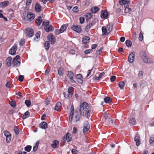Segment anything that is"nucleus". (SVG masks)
<instances>
[{
	"label": "nucleus",
	"instance_id": "nucleus-1",
	"mask_svg": "<svg viewBox=\"0 0 154 154\" xmlns=\"http://www.w3.org/2000/svg\"><path fill=\"white\" fill-rule=\"evenodd\" d=\"M140 56L143 61L146 63H153L152 60L149 58L145 51L140 52Z\"/></svg>",
	"mask_w": 154,
	"mask_h": 154
},
{
	"label": "nucleus",
	"instance_id": "nucleus-2",
	"mask_svg": "<svg viewBox=\"0 0 154 154\" xmlns=\"http://www.w3.org/2000/svg\"><path fill=\"white\" fill-rule=\"evenodd\" d=\"M49 22L46 20L44 21L42 23V25L44 26V28L45 31L46 32H49L50 31H53L54 29L53 26L49 24Z\"/></svg>",
	"mask_w": 154,
	"mask_h": 154
},
{
	"label": "nucleus",
	"instance_id": "nucleus-3",
	"mask_svg": "<svg viewBox=\"0 0 154 154\" xmlns=\"http://www.w3.org/2000/svg\"><path fill=\"white\" fill-rule=\"evenodd\" d=\"M89 109V107L88 104L86 102H84L82 104H80V112L81 114L83 115L84 112L88 110Z\"/></svg>",
	"mask_w": 154,
	"mask_h": 154
},
{
	"label": "nucleus",
	"instance_id": "nucleus-4",
	"mask_svg": "<svg viewBox=\"0 0 154 154\" xmlns=\"http://www.w3.org/2000/svg\"><path fill=\"white\" fill-rule=\"evenodd\" d=\"M90 129V125L88 122L87 121L85 122L84 124V128L83 130V132L85 134Z\"/></svg>",
	"mask_w": 154,
	"mask_h": 154
},
{
	"label": "nucleus",
	"instance_id": "nucleus-5",
	"mask_svg": "<svg viewBox=\"0 0 154 154\" xmlns=\"http://www.w3.org/2000/svg\"><path fill=\"white\" fill-rule=\"evenodd\" d=\"M25 33L28 37H31L34 35V31L31 28H28L26 30Z\"/></svg>",
	"mask_w": 154,
	"mask_h": 154
},
{
	"label": "nucleus",
	"instance_id": "nucleus-6",
	"mask_svg": "<svg viewBox=\"0 0 154 154\" xmlns=\"http://www.w3.org/2000/svg\"><path fill=\"white\" fill-rule=\"evenodd\" d=\"M94 22H93V23H89L85 27V30L87 32L89 31L90 28L92 26L94 23H95L97 22V21L98 20L97 18H95L94 20Z\"/></svg>",
	"mask_w": 154,
	"mask_h": 154
},
{
	"label": "nucleus",
	"instance_id": "nucleus-7",
	"mask_svg": "<svg viewBox=\"0 0 154 154\" xmlns=\"http://www.w3.org/2000/svg\"><path fill=\"white\" fill-rule=\"evenodd\" d=\"M71 28L72 30L75 31L77 32H79L81 31V26L79 25H73Z\"/></svg>",
	"mask_w": 154,
	"mask_h": 154
},
{
	"label": "nucleus",
	"instance_id": "nucleus-8",
	"mask_svg": "<svg viewBox=\"0 0 154 154\" xmlns=\"http://www.w3.org/2000/svg\"><path fill=\"white\" fill-rule=\"evenodd\" d=\"M35 17V15L33 13L30 12H28L26 16L27 20L29 21H31L34 19Z\"/></svg>",
	"mask_w": 154,
	"mask_h": 154
},
{
	"label": "nucleus",
	"instance_id": "nucleus-9",
	"mask_svg": "<svg viewBox=\"0 0 154 154\" xmlns=\"http://www.w3.org/2000/svg\"><path fill=\"white\" fill-rule=\"evenodd\" d=\"M80 116L77 112H75L73 115L72 120L74 122L79 120Z\"/></svg>",
	"mask_w": 154,
	"mask_h": 154
},
{
	"label": "nucleus",
	"instance_id": "nucleus-10",
	"mask_svg": "<svg viewBox=\"0 0 154 154\" xmlns=\"http://www.w3.org/2000/svg\"><path fill=\"white\" fill-rule=\"evenodd\" d=\"M17 47L16 45H14L10 50L9 53L12 55H15L16 54Z\"/></svg>",
	"mask_w": 154,
	"mask_h": 154
},
{
	"label": "nucleus",
	"instance_id": "nucleus-11",
	"mask_svg": "<svg viewBox=\"0 0 154 154\" xmlns=\"http://www.w3.org/2000/svg\"><path fill=\"white\" fill-rule=\"evenodd\" d=\"M48 38L51 42V44H52L55 43V39L53 35L52 34H50L48 35Z\"/></svg>",
	"mask_w": 154,
	"mask_h": 154
},
{
	"label": "nucleus",
	"instance_id": "nucleus-12",
	"mask_svg": "<svg viewBox=\"0 0 154 154\" xmlns=\"http://www.w3.org/2000/svg\"><path fill=\"white\" fill-rule=\"evenodd\" d=\"M134 53L133 52L131 53L128 57V61L130 63L133 62L134 59Z\"/></svg>",
	"mask_w": 154,
	"mask_h": 154
},
{
	"label": "nucleus",
	"instance_id": "nucleus-13",
	"mask_svg": "<svg viewBox=\"0 0 154 154\" xmlns=\"http://www.w3.org/2000/svg\"><path fill=\"white\" fill-rule=\"evenodd\" d=\"M134 141L136 142V145L138 146L140 144V137L139 135L137 134H136L134 137Z\"/></svg>",
	"mask_w": 154,
	"mask_h": 154
},
{
	"label": "nucleus",
	"instance_id": "nucleus-14",
	"mask_svg": "<svg viewBox=\"0 0 154 154\" xmlns=\"http://www.w3.org/2000/svg\"><path fill=\"white\" fill-rule=\"evenodd\" d=\"M70 109L71 112L69 115V120L70 121L72 122V120L73 115L74 113V107L72 105L71 106Z\"/></svg>",
	"mask_w": 154,
	"mask_h": 154
},
{
	"label": "nucleus",
	"instance_id": "nucleus-15",
	"mask_svg": "<svg viewBox=\"0 0 154 154\" xmlns=\"http://www.w3.org/2000/svg\"><path fill=\"white\" fill-rule=\"evenodd\" d=\"M108 16L107 12L106 11H102L101 15V17L102 18H107Z\"/></svg>",
	"mask_w": 154,
	"mask_h": 154
},
{
	"label": "nucleus",
	"instance_id": "nucleus-16",
	"mask_svg": "<svg viewBox=\"0 0 154 154\" xmlns=\"http://www.w3.org/2000/svg\"><path fill=\"white\" fill-rule=\"evenodd\" d=\"M68 96L69 97H71L73 94V88L72 87H70L68 88Z\"/></svg>",
	"mask_w": 154,
	"mask_h": 154
},
{
	"label": "nucleus",
	"instance_id": "nucleus-17",
	"mask_svg": "<svg viewBox=\"0 0 154 154\" xmlns=\"http://www.w3.org/2000/svg\"><path fill=\"white\" fill-rule=\"evenodd\" d=\"M59 143L58 141L55 140L53 142V143L51 144V145L52 147L55 148L58 147Z\"/></svg>",
	"mask_w": 154,
	"mask_h": 154
},
{
	"label": "nucleus",
	"instance_id": "nucleus-18",
	"mask_svg": "<svg viewBox=\"0 0 154 154\" xmlns=\"http://www.w3.org/2000/svg\"><path fill=\"white\" fill-rule=\"evenodd\" d=\"M35 10L38 12H39L41 11V7L38 3L35 4Z\"/></svg>",
	"mask_w": 154,
	"mask_h": 154
},
{
	"label": "nucleus",
	"instance_id": "nucleus-19",
	"mask_svg": "<svg viewBox=\"0 0 154 154\" xmlns=\"http://www.w3.org/2000/svg\"><path fill=\"white\" fill-rule=\"evenodd\" d=\"M39 127L42 129H46L47 128V124L45 122H43L39 125Z\"/></svg>",
	"mask_w": 154,
	"mask_h": 154
},
{
	"label": "nucleus",
	"instance_id": "nucleus-20",
	"mask_svg": "<svg viewBox=\"0 0 154 154\" xmlns=\"http://www.w3.org/2000/svg\"><path fill=\"white\" fill-rule=\"evenodd\" d=\"M74 74L71 71H68L67 76L69 78L71 81L72 82L73 81V77Z\"/></svg>",
	"mask_w": 154,
	"mask_h": 154
},
{
	"label": "nucleus",
	"instance_id": "nucleus-21",
	"mask_svg": "<svg viewBox=\"0 0 154 154\" xmlns=\"http://www.w3.org/2000/svg\"><path fill=\"white\" fill-rule=\"evenodd\" d=\"M105 27L107 29L108 32H110L112 29L113 25L112 24L109 23Z\"/></svg>",
	"mask_w": 154,
	"mask_h": 154
},
{
	"label": "nucleus",
	"instance_id": "nucleus-22",
	"mask_svg": "<svg viewBox=\"0 0 154 154\" xmlns=\"http://www.w3.org/2000/svg\"><path fill=\"white\" fill-rule=\"evenodd\" d=\"M90 38L89 37L87 36H85L82 38V42L84 44L87 43L89 42Z\"/></svg>",
	"mask_w": 154,
	"mask_h": 154
},
{
	"label": "nucleus",
	"instance_id": "nucleus-23",
	"mask_svg": "<svg viewBox=\"0 0 154 154\" xmlns=\"http://www.w3.org/2000/svg\"><path fill=\"white\" fill-rule=\"evenodd\" d=\"M85 115L88 118L90 117L92 113V111L89 109L87 111H85Z\"/></svg>",
	"mask_w": 154,
	"mask_h": 154
},
{
	"label": "nucleus",
	"instance_id": "nucleus-24",
	"mask_svg": "<svg viewBox=\"0 0 154 154\" xmlns=\"http://www.w3.org/2000/svg\"><path fill=\"white\" fill-rule=\"evenodd\" d=\"M61 107V104L60 102H58L55 106L54 110L58 111Z\"/></svg>",
	"mask_w": 154,
	"mask_h": 154
},
{
	"label": "nucleus",
	"instance_id": "nucleus-25",
	"mask_svg": "<svg viewBox=\"0 0 154 154\" xmlns=\"http://www.w3.org/2000/svg\"><path fill=\"white\" fill-rule=\"evenodd\" d=\"M102 30L103 35H107L110 32H108L107 29L105 26H103L102 28Z\"/></svg>",
	"mask_w": 154,
	"mask_h": 154
},
{
	"label": "nucleus",
	"instance_id": "nucleus-26",
	"mask_svg": "<svg viewBox=\"0 0 154 154\" xmlns=\"http://www.w3.org/2000/svg\"><path fill=\"white\" fill-rule=\"evenodd\" d=\"M119 4L121 5H125L130 3V0H120Z\"/></svg>",
	"mask_w": 154,
	"mask_h": 154
},
{
	"label": "nucleus",
	"instance_id": "nucleus-27",
	"mask_svg": "<svg viewBox=\"0 0 154 154\" xmlns=\"http://www.w3.org/2000/svg\"><path fill=\"white\" fill-rule=\"evenodd\" d=\"M76 80L79 83H82L83 82V81L82 79V76L80 74H79L77 75Z\"/></svg>",
	"mask_w": 154,
	"mask_h": 154
},
{
	"label": "nucleus",
	"instance_id": "nucleus-28",
	"mask_svg": "<svg viewBox=\"0 0 154 154\" xmlns=\"http://www.w3.org/2000/svg\"><path fill=\"white\" fill-rule=\"evenodd\" d=\"M68 24H65L62 25L61 28L60 29V32L62 33L64 32L68 27Z\"/></svg>",
	"mask_w": 154,
	"mask_h": 154
},
{
	"label": "nucleus",
	"instance_id": "nucleus-29",
	"mask_svg": "<svg viewBox=\"0 0 154 154\" xmlns=\"http://www.w3.org/2000/svg\"><path fill=\"white\" fill-rule=\"evenodd\" d=\"M100 9L99 8L97 7H93L91 8V11L92 13H95L97 12Z\"/></svg>",
	"mask_w": 154,
	"mask_h": 154
},
{
	"label": "nucleus",
	"instance_id": "nucleus-30",
	"mask_svg": "<svg viewBox=\"0 0 154 154\" xmlns=\"http://www.w3.org/2000/svg\"><path fill=\"white\" fill-rule=\"evenodd\" d=\"M11 57H9L6 60V65L8 67L10 66L11 65Z\"/></svg>",
	"mask_w": 154,
	"mask_h": 154
},
{
	"label": "nucleus",
	"instance_id": "nucleus-31",
	"mask_svg": "<svg viewBox=\"0 0 154 154\" xmlns=\"http://www.w3.org/2000/svg\"><path fill=\"white\" fill-rule=\"evenodd\" d=\"M42 21V19L41 16H39L36 20L35 23L38 26H39Z\"/></svg>",
	"mask_w": 154,
	"mask_h": 154
},
{
	"label": "nucleus",
	"instance_id": "nucleus-32",
	"mask_svg": "<svg viewBox=\"0 0 154 154\" xmlns=\"http://www.w3.org/2000/svg\"><path fill=\"white\" fill-rule=\"evenodd\" d=\"M124 7L125 8V13H129L131 11V9L129 8L128 5H125Z\"/></svg>",
	"mask_w": 154,
	"mask_h": 154
},
{
	"label": "nucleus",
	"instance_id": "nucleus-33",
	"mask_svg": "<svg viewBox=\"0 0 154 154\" xmlns=\"http://www.w3.org/2000/svg\"><path fill=\"white\" fill-rule=\"evenodd\" d=\"M13 63L14 64V66L15 67H17L19 66L20 64V62L19 61H13Z\"/></svg>",
	"mask_w": 154,
	"mask_h": 154
},
{
	"label": "nucleus",
	"instance_id": "nucleus-34",
	"mask_svg": "<svg viewBox=\"0 0 154 154\" xmlns=\"http://www.w3.org/2000/svg\"><path fill=\"white\" fill-rule=\"evenodd\" d=\"M125 85V82L123 81L120 82L119 83L118 85L120 89L122 90L124 89Z\"/></svg>",
	"mask_w": 154,
	"mask_h": 154
},
{
	"label": "nucleus",
	"instance_id": "nucleus-35",
	"mask_svg": "<svg viewBox=\"0 0 154 154\" xmlns=\"http://www.w3.org/2000/svg\"><path fill=\"white\" fill-rule=\"evenodd\" d=\"M149 143L151 145H154V135H152L150 137L149 140Z\"/></svg>",
	"mask_w": 154,
	"mask_h": 154
},
{
	"label": "nucleus",
	"instance_id": "nucleus-36",
	"mask_svg": "<svg viewBox=\"0 0 154 154\" xmlns=\"http://www.w3.org/2000/svg\"><path fill=\"white\" fill-rule=\"evenodd\" d=\"M129 122L131 125H134L136 123L135 119L132 118H131L130 119Z\"/></svg>",
	"mask_w": 154,
	"mask_h": 154
},
{
	"label": "nucleus",
	"instance_id": "nucleus-37",
	"mask_svg": "<svg viewBox=\"0 0 154 154\" xmlns=\"http://www.w3.org/2000/svg\"><path fill=\"white\" fill-rule=\"evenodd\" d=\"M86 21L89 20L92 16V14L91 13H87L85 15Z\"/></svg>",
	"mask_w": 154,
	"mask_h": 154
},
{
	"label": "nucleus",
	"instance_id": "nucleus-38",
	"mask_svg": "<svg viewBox=\"0 0 154 154\" xmlns=\"http://www.w3.org/2000/svg\"><path fill=\"white\" fill-rule=\"evenodd\" d=\"M143 72L142 71H140L137 74L138 78L139 79H142L143 76Z\"/></svg>",
	"mask_w": 154,
	"mask_h": 154
},
{
	"label": "nucleus",
	"instance_id": "nucleus-39",
	"mask_svg": "<svg viewBox=\"0 0 154 154\" xmlns=\"http://www.w3.org/2000/svg\"><path fill=\"white\" fill-rule=\"evenodd\" d=\"M105 102L106 103H110L112 101L111 98L109 97H106L104 99Z\"/></svg>",
	"mask_w": 154,
	"mask_h": 154
},
{
	"label": "nucleus",
	"instance_id": "nucleus-40",
	"mask_svg": "<svg viewBox=\"0 0 154 154\" xmlns=\"http://www.w3.org/2000/svg\"><path fill=\"white\" fill-rule=\"evenodd\" d=\"M29 113L28 111L26 112L23 116L22 118L23 119H25L28 117L29 116Z\"/></svg>",
	"mask_w": 154,
	"mask_h": 154
},
{
	"label": "nucleus",
	"instance_id": "nucleus-41",
	"mask_svg": "<svg viewBox=\"0 0 154 154\" xmlns=\"http://www.w3.org/2000/svg\"><path fill=\"white\" fill-rule=\"evenodd\" d=\"M106 121L109 123V124L111 125H113L115 123L114 121L111 119L110 117H109V118H108V120H107Z\"/></svg>",
	"mask_w": 154,
	"mask_h": 154
},
{
	"label": "nucleus",
	"instance_id": "nucleus-42",
	"mask_svg": "<svg viewBox=\"0 0 154 154\" xmlns=\"http://www.w3.org/2000/svg\"><path fill=\"white\" fill-rule=\"evenodd\" d=\"M14 131L16 135L18 134L20 132L19 129L16 126L14 127Z\"/></svg>",
	"mask_w": 154,
	"mask_h": 154
},
{
	"label": "nucleus",
	"instance_id": "nucleus-43",
	"mask_svg": "<svg viewBox=\"0 0 154 154\" xmlns=\"http://www.w3.org/2000/svg\"><path fill=\"white\" fill-rule=\"evenodd\" d=\"M49 43L48 41H46L44 44L45 49L46 50H48L49 47Z\"/></svg>",
	"mask_w": 154,
	"mask_h": 154
},
{
	"label": "nucleus",
	"instance_id": "nucleus-44",
	"mask_svg": "<svg viewBox=\"0 0 154 154\" xmlns=\"http://www.w3.org/2000/svg\"><path fill=\"white\" fill-rule=\"evenodd\" d=\"M70 134L69 133H67L66 136V140L69 142L70 141L72 140V138L69 137Z\"/></svg>",
	"mask_w": 154,
	"mask_h": 154
},
{
	"label": "nucleus",
	"instance_id": "nucleus-45",
	"mask_svg": "<svg viewBox=\"0 0 154 154\" xmlns=\"http://www.w3.org/2000/svg\"><path fill=\"white\" fill-rule=\"evenodd\" d=\"M125 43L126 45L128 47H130L131 46L132 42L129 40H127L126 41Z\"/></svg>",
	"mask_w": 154,
	"mask_h": 154
},
{
	"label": "nucleus",
	"instance_id": "nucleus-46",
	"mask_svg": "<svg viewBox=\"0 0 154 154\" xmlns=\"http://www.w3.org/2000/svg\"><path fill=\"white\" fill-rule=\"evenodd\" d=\"M25 103L27 107H29L31 105V102L30 100H26Z\"/></svg>",
	"mask_w": 154,
	"mask_h": 154
},
{
	"label": "nucleus",
	"instance_id": "nucleus-47",
	"mask_svg": "<svg viewBox=\"0 0 154 154\" xmlns=\"http://www.w3.org/2000/svg\"><path fill=\"white\" fill-rule=\"evenodd\" d=\"M58 74L59 75L61 76L63 74V69L61 68H60L58 70Z\"/></svg>",
	"mask_w": 154,
	"mask_h": 154
},
{
	"label": "nucleus",
	"instance_id": "nucleus-48",
	"mask_svg": "<svg viewBox=\"0 0 154 154\" xmlns=\"http://www.w3.org/2000/svg\"><path fill=\"white\" fill-rule=\"evenodd\" d=\"M105 74V73L102 72L100 73L98 77H95V79L97 80H99L102 77L103 75Z\"/></svg>",
	"mask_w": 154,
	"mask_h": 154
},
{
	"label": "nucleus",
	"instance_id": "nucleus-49",
	"mask_svg": "<svg viewBox=\"0 0 154 154\" xmlns=\"http://www.w3.org/2000/svg\"><path fill=\"white\" fill-rule=\"evenodd\" d=\"M143 38V35L142 33V31H140V34L139 35V40L140 41H142Z\"/></svg>",
	"mask_w": 154,
	"mask_h": 154
},
{
	"label": "nucleus",
	"instance_id": "nucleus-50",
	"mask_svg": "<svg viewBox=\"0 0 154 154\" xmlns=\"http://www.w3.org/2000/svg\"><path fill=\"white\" fill-rule=\"evenodd\" d=\"M31 146L29 145L26 146L25 148L24 149L26 151L29 152L31 150Z\"/></svg>",
	"mask_w": 154,
	"mask_h": 154
},
{
	"label": "nucleus",
	"instance_id": "nucleus-51",
	"mask_svg": "<svg viewBox=\"0 0 154 154\" xmlns=\"http://www.w3.org/2000/svg\"><path fill=\"white\" fill-rule=\"evenodd\" d=\"M7 88H11L13 87V85L9 82H8L5 85Z\"/></svg>",
	"mask_w": 154,
	"mask_h": 154
},
{
	"label": "nucleus",
	"instance_id": "nucleus-52",
	"mask_svg": "<svg viewBox=\"0 0 154 154\" xmlns=\"http://www.w3.org/2000/svg\"><path fill=\"white\" fill-rule=\"evenodd\" d=\"M11 139V135L6 137V140L7 143H9Z\"/></svg>",
	"mask_w": 154,
	"mask_h": 154
},
{
	"label": "nucleus",
	"instance_id": "nucleus-53",
	"mask_svg": "<svg viewBox=\"0 0 154 154\" xmlns=\"http://www.w3.org/2000/svg\"><path fill=\"white\" fill-rule=\"evenodd\" d=\"M40 37V35L38 32L37 33L35 34V37L34 38V40L35 41H38V39Z\"/></svg>",
	"mask_w": 154,
	"mask_h": 154
},
{
	"label": "nucleus",
	"instance_id": "nucleus-54",
	"mask_svg": "<svg viewBox=\"0 0 154 154\" xmlns=\"http://www.w3.org/2000/svg\"><path fill=\"white\" fill-rule=\"evenodd\" d=\"M80 23L81 24L83 23L85 21V19L84 18L82 17H81L79 18Z\"/></svg>",
	"mask_w": 154,
	"mask_h": 154
},
{
	"label": "nucleus",
	"instance_id": "nucleus-55",
	"mask_svg": "<svg viewBox=\"0 0 154 154\" xmlns=\"http://www.w3.org/2000/svg\"><path fill=\"white\" fill-rule=\"evenodd\" d=\"M10 105L13 108H15L16 107L15 102L14 101H12L10 103Z\"/></svg>",
	"mask_w": 154,
	"mask_h": 154
},
{
	"label": "nucleus",
	"instance_id": "nucleus-56",
	"mask_svg": "<svg viewBox=\"0 0 154 154\" xmlns=\"http://www.w3.org/2000/svg\"><path fill=\"white\" fill-rule=\"evenodd\" d=\"M116 79V77L115 76H112L110 78V81L111 82H114Z\"/></svg>",
	"mask_w": 154,
	"mask_h": 154
},
{
	"label": "nucleus",
	"instance_id": "nucleus-57",
	"mask_svg": "<svg viewBox=\"0 0 154 154\" xmlns=\"http://www.w3.org/2000/svg\"><path fill=\"white\" fill-rule=\"evenodd\" d=\"M109 116H108V114L106 113L105 112L103 115V117L106 119V120L107 121V118H109Z\"/></svg>",
	"mask_w": 154,
	"mask_h": 154
},
{
	"label": "nucleus",
	"instance_id": "nucleus-58",
	"mask_svg": "<svg viewBox=\"0 0 154 154\" xmlns=\"http://www.w3.org/2000/svg\"><path fill=\"white\" fill-rule=\"evenodd\" d=\"M24 79V77L22 75H20L19 76L18 79L20 82H22L23 81Z\"/></svg>",
	"mask_w": 154,
	"mask_h": 154
},
{
	"label": "nucleus",
	"instance_id": "nucleus-59",
	"mask_svg": "<svg viewBox=\"0 0 154 154\" xmlns=\"http://www.w3.org/2000/svg\"><path fill=\"white\" fill-rule=\"evenodd\" d=\"M3 6H6L9 4V2L8 1H6L2 2Z\"/></svg>",
	"mask_w": 154,
	"mask_h": 154
},
{
	"label": "nucleus",
	"instance_id": "nucleus-60",
	"mask_svg": "<svg viewBox=\"0 0 154 154\" xmlns=\"http://www.w3.org/2000/svg\"><path fill=\"white\" fill-rule=\"evenodd\" d=\"M20 58V57L18 55H17L13 59V61H17V60L19 59Z\"/></svg>",
	"mask_w": 154,
	"mask_h": 154
},
{
	"label": "nucleus",
	"instance_id": "nucleus-61",
	"mask_svg": "<svg viewBox=\"0 0 154 154\" xmlns=\"http://www.w3.org/2000/svg\"><path fill=\"white\" fill-rule=\"evenodd\" d=\"M4 134L6 137L10 135L9 132L7 131H4Z\"/></svg>",
	"mask_w": 154,
	"mask_h": 154
},
{
	"label": "nucleus",
	"instance_id": "nucleus-62",
	"mask_svg": "<svg viewBox=\"0 0 154 154\" xmlns=\"http://www.w3.org/2000/svg\"><path fill=\"white\" fill-rule=\"evenodd\" d=\"M54 32L56 34H59L60 33H62L60 32V29H56L55 30Z\"/></svg>",
	"mask_w": 154,
	"mask_h": 154
},
{
	"label": "nucleus",
	"instance_id": "nucleus-63",
	"mask_svg": "<svg viewBox=\"0 0 154 154\" xmlns=\"http://www.w3.org/2000/svg\"><path fill=\"white\" fill-rule=\"evenodd\" d=\"M72 10L73 12H76L78 10V7L77 6H75L73 8Z\"/></svg>",
	"mask_w": 154,
	"mask_h": 154
},
{
	"label": "nucleus",
	"instance_id": "nucleus-64",
	"mask_svg": "<svg viewBox=\"0 0 154 154\" xmlns=\"http://www.w3.org/2000/svg\"><path fill=\"white\" fill-rule=\"evenodd\" d=\"M77 132V129L76 127H74L73 128V131H72V133L73 134H75Z\"/></svg>",
	"mask_w": 154,
	"mask_h": 154
}]
</instances>
